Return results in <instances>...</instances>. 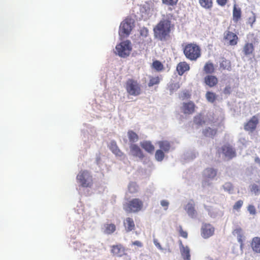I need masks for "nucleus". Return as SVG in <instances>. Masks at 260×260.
I'll return each instance as SVG.
<instances>
[{"instance_id": "obj_1", "label": "nucleus", "mask_w": 260, "mask_h": 260, "mask_svg": "<svg viewBox=\"0 0 260 260\" xmlns=\"http://www.w3.org/2000/svg\"><path fill=\"white\" fill-rule=\"evenodd\" d=\"M174 27L171 19L168 16L164 17L153 28L154 37L160 41L168 40Z\"/></svg>"}, {"instance_id": "obj_2", "label": "nucleus", "mask_w": 260, "mask_h": 260, "mask_svg": "<svg viewBox=\"0 0 260 260\" xmlns=\"http://www.w3.org/2000/svg\"><path fill=\"white\" fill-rule=\"evenodd\" d=\"M183 53L188 59L195 61L201 56V49L196 43H190L184 46Z\"/></svg>"}, {"instance_id": "obj_3", "label": "nucleus", "mask_w": 260, "mask_h": 260, "mask_svg": "<svg viewBox=\"0 0 260 260\" xmlns=\"http://www.w3.org/2000/svg\"><path fill=\"white\" fill-rule=\"evenodd\" d=\"M125 88L127 93L131 95L138 96L142 93L141 84L134 79L127 80Z\"/></svg>"}, {"instance_id": "obj_4", "label": "nucleus", "mask_w": 260, "mask_h": 260, "mask_svg": "<svg viewBox=\"0 0 260 260\" xmlns=\"http://www.w3.org/2000/svg\"><path fill=\"white\" fill-rule=\"evenodd\" d=\"M143 207V202L138 198L133 199L126 202L123 206L124 210L128 213H136L141 211Z\"/></svg>"}, {"instance_id": "obj_5", "label": "nucleus", "mask_w": 260, "mask_h": 260, "mask_svg": "<svg viewBox=\"0 0 260 260\" xmlns=\"http://www.w3.org/2000/svg\"><path fill=\"white\" fill-rule=\"evenodd\" d=\"M77 180L83 187H90L93 183L92 177L87 170L80 171L77 176Z\"/></svg>"}, {"instance_id": "obj_6", "label": "nucleus", "mask_w": 260, "mask_h": 260, "mask_svg": "<svg viewBox=\"0 0 260 260\" xmlns=\"http://www.w3.org/2000/svg\"><path fill=\"white\" fill-rule=\"evenodd\" d=\"M118 55L122 57L128 56L132 50L131 42L128 40L123 41L116 46Z\"/></svg>"}, {"instance_id": "obj_7", "label": "nucleus", "mask_w": 260, "mask_h": 260, "mask_svg": "<svg viewBox=\"0 0 260 260\" xmlns=\"http://www.w3.org/2000/svg\"><path fill=\"white\" fill-rule=\"evenodd\" d=\"M131 21V19H126L121 23L119 30V34L121 37H127L130 34L132 30Z\"/></svg>"}, {"instance_id": "obj_8", "label": "nucleus", "mask_w": 260, "mask_h": 260, "mask_svg": "<svg viewBox=\"0 0 260 260\" xmlns=\"http://www.w3.org/2000/svg\"><path fill=\"white\" fill-rule=\"evenodd\" d=\"M259 123V118L257 115L252 116L244 125V129L245 131L253 133L256 129Z\"/></svg>"}, {"instance_id": "obj_9", "label": "nucleus", "mask_w": 260, "mask_h": 260, "mask_svg": "<svg viewBox=\"0 0 260 260\" xmlns=\"http://www.w3.org/2000/svg\"><path fill=\"white\" fill-rule=\"evenodd\" d=\"M223 39L228 42V44L231 46L236 45L239 40L237 35L229 30L224 32Z\"/></svg>"}, {"instance_id": "obj_10", "label": "nucleus", "mask_w": 260, "mask_h": 260, "mask_svg": "<svg viewBox=\"0 0 260 260\" xmlns=\"http://www.w3.org/2000/svg\"><path fill=\"white\" fill-rule=\"evenodd\" d=\"M221 152L225 157L228 159H232L236 156L235 150L230 144H226L221 148Z\"/></svg>"}, {"instance_id": "obj_11", "label": "nucleus", "mask_w": 260, "mask_h": 260, "mask_svg": "<svg viewBox=\"0 0 260 260\" xmlns=\"http://www.w3.org/2000/svg\"><path fill=\"white\" fill-rule=\"evenodd\" d=\"M214 233V228L210 224L205 223L204 224L201 228V235L202 236L207 239L212 236Z\"/></svg>"}, {"instance_id": "obj_12", "label": "nucleus", "mask_w": 260, "mask_h": 260, "mask_svg": "<svg viewBox=\"0 0 260 260\" xmlns=\"http://www.w3.org/2000/svg\"><path fill=\"white\" fill-rule=\"evenodd\" d=\"M111 253L115 256L121 257L126 254V249L121 244L111 246Z\"/></svg>"}, {"instance_id": "obj_13", "label": "nucleus", "mask_w": 260, "mask_h": 260, "mask_svg": "<svg viewBox=\"0 0 260 260\" xmlns=\"http://www.w3.org/2000/svg\"><path fill=\"white\" fill-rule=\"evenodd\" d=\"M195 105L192 102L183 103L181 107L182 112L185 114H191L195 111Z\"/></svg>"}, {"instance_id": "obj_14", "label": "nucleus", "mask_w": 260, "mask_h": 260, "mask_svg": "<svg viewBox=\"0 0 260 260\" xmlns=\"http://www.w3.org/2000/svg\"><path fill=\"white\" fill-rule=\"evenodd\" d=\"M204 82L206 85L212 88L217 85L218 80L215 76L208 75L205 77Z\"/></svg>"}, {"instance_id": "obj_15", "label": "nucleus", "mask_w": 260, "mask_h": 260, "mask_svg": "<svg viewBox=\"0 0 260 260\" xmlns=\"http://www.w3.org/2000/svg\"><path fill=\"white\" fill-rule=\"evenodd\" d=\"M129 148L131 153L133 156L138 157L141 159L144 158V155L143 152L138 145L135 144H131Z\"/></svg>"}, {"instance_id": "obj_16", "label": "nucleus", "mask_w": 260, "mask_h": 260, "mask_svg": "<svg viewBox=\"0 0 260 260\" xmlns=\"http://www.w3.org/2000/svg\"><path fill=\"white\" fill-rule=\"evenodd\" d=\"M190 69L189 64L186 61L180 62L177 66L176 70L179 75L182 76Z\"/></svg>"}, {"instance_id": "obj_17", "label": "nucleus", "mask_w": 260, "mask_h": 260, "mask_svg": "<svg viewBox=\"0 0 260 260\" xmlns=\"http://www.w3.org/2000/svg\"><path fill=\"white\" fill-rule=\"evenodd\" d=\"M123 225L126 232H129L135 230V224L133 219L127 217L123 221Z\"/></svg>"}, {"instance_id": "obj_18", "label": "nucleus", "mask_w": 260, "mask_h": 260, "mask_svg": "<svg viewBox=\"0 0 260 260\" xmlns=\"http://www.w3.org/2000/svg\"><path fill=\"white\" fill-rule=\"evenodd\" d=\"M140 145L143 149L149 153H152L154 151V146L150 141H144L140 143Z\"/></svg>"}, {"instance_id": "obj_19", "label": "nucleus", "mask_w": 260, "mask_h": 260, "mask_svg": "<svg viewBox=\"0 0 260 260\" xmlns=\"http://www.w3.org/2000/svg\"><path fill=\"white\" fill-rule=\"evenodd\" d=\"M109 149L110 150L116 155L121 156L123 155V153L119 149L116 142L114 141H112L109 144Z\"/></svg>"}, {"instance_id": "obj_20", "label": "nucleus", "mask_w": 260, "mask_h": 260, "mask_svg": "<svg viewBox=\"0 0 260 260\" xmlns=\"http://www.w3.org/2000/svg\"><path fill=\"white\" fill-rule=\"evenodd\" d=\"M254 50V46L252 43H246L243 46L242 51L246 56H249L252 54Z\"/></svg>"}, {"instance_id": "obj_21", "label": "nucleus", "mask_w": 260, "mask_h": 260, "mask_svg": "<svg viewBox=\"0 0 260 260\" xmlns=\"http://www.w3.org/2000/svg\"><path fill=\"white\" fill-rule=\"evenodd\" d=\"M251 247L252 250L256 252L260 253V238L254 237L251 242Z\"/></svg>"}, {"instance_id": "obj_22", "label": "nucleus", "mask_w": 260, "mask_h": 260, "mask_svg": "<svg viewBox=\"0 0 260 260\" xmlns=\"http://www.w3.org/2000/svg\"><path fill=\"white\" fill-rule=\"evenodd\" d=\"M180 251L181 255L184 260H189L190 258V250L188 246H184L180 242Z\"/></svg>"}, {"instance_id": "obj_23", "label": "nucleus", "mask_w": 260, "mask_h": 260, "mask_svg": "<svg viewBox=\"0 0 260 260\" xmlns=\"http://www.w3.org/2000/svg\"><path fill=\"white\" fill-rule=\"evenodd\" d=\"M242 12L240 8L234 5L233 12V20L235 22H238L241 18Z\"/></svg>"}, {"instance_id": "obj_24", "label": "nucleus", "mask_w": 260, "mask_h": 260, "mask_svg": "<svg viewBox=\"0 0 260 260\" xmlns=\"http://www.w3.org/2000/svg\"><path fill=\"white\" fill-rule=\"evenodd\" d=\"M148 78L149 81L148 83V86L149 87L159 84L161 79V77L158 76H149Z\"/></svg>"}, {"instance_id": "obj_25", "label": "nucleus", "mask_w": 260, "mask_h": 260, "mask_svg": "<svg viewBox=\"0 0 260 260\" xmlns=\"http://www.w3.org/2000/svg\"><path fill=\"white\" fill-rule=\"evenodd\" d=\"M217 175V170L213 168H207L204 171V175L206 178L213 179Z\"/></svg>"}, {"instance_id": "obj_26", "label": "nucleus", "mask_w": 260, "mask_h": 260, "mask_svg": "<svg viewBox=\"0 0 260 260\" xmlns=\"http://www.w3.org/2000/svg\"><path fill=\"white\" fill-rule=\"evenodd\" d=\"M185 209L189 216L193 217L196 215V210L194 209V204L191 203H188L185 206Z\"/></svg>"}, {"instance_id": "obj_27", "label": "nucleus", "mask_w": 260, "mask_h": 260, "mask_svg": "<svg viewBox=\"0 0 260 260\" xmlns=\"http://www.w3.org/2000/svg\"><path fill=\"white\" fill-rule=\"evenodd\" d=\"M203 70L207 74H211L213 73L215 71L213 63L211 61H208L205 63Z\"/></svg>"}, {"instance_id": "obj_28", "label": "nucleus", "mask_w": 260, "mask_h": 260, "mask_svg": "<svg viewBox=\"0 0 260 260\" xmlns=\"http://www.w3.org/2000/svg\"><path fill=\"white\" fill-rule=\"evenodd\" d=\"M116 231V225L113 223L104 224V233L107 235H110Z\"/></svg>"}, {"instance_id": "obj_29", "label": "nucleus", "mask_w": 260, "mask_h": 260, "mask_svg": "<svg viewBox=\"0 0 260 260\" xmlns=\"http://www.w3.org/2000/svg\"><path fill=\"white\" fill-rule=\"evenodd\" d=\"M200 6L205 9H211L213 7V0H199Z\"/></svg>"}, {"instance_id": "obj_30", "label": "nucleus", "mask_w": 260, "mask_h": 260, "mask_svg": "<svg viewBox=\"0 0 260 260\" xmlns=\"http://www.w3.org/2000/svg\"><path fill=\"white\" fill-rule=\"evenodd\" d=\"M157 144L162 151L165 152H168L170 149L171 145L170 143L167 141H160L157 142Z\"/></svg>"}, {"instance_id": "obj_31", "label": "nucleus", "mask_w": 260, "mask_h": 260, "mask_svg": "<svg viewBox=\"0 0 260 260\" xmlns=\"http://www.w3.org/2000/svg\"><path fill=\"white\" fill-rule=\"evenodd\" d=\"M217 133V129L207 127L203 131V134L205 137L213 138Z\"/></svg>"}, {"instance_id": "obj_32", "label": "nucleus", "mask_w": 260, "mask_h": 260, "mask_svg": "<svg viewBox=\"0 0 260 260\" xmlns=\"http://www.w3.org/2000/svg\"><path fill=\"white\" fill-rule=\"evenodd\" d=\"M127 136L129 141L131 144H133L134 143L137 142L139 140L138 135L132 130L128 131Z\"/></svg>"}, {"instance_id": "obj_33", "label": "nucleus", "mask_w": 260, "mask_h": 260, "mask_svg": "<svg viewBox=\"0 0 260 260\" xmlns=\"http://www.w3.org/2000/svg\"><path fill=\"white\" fill-rule=\"evenodd\" d=\"M220 67L223 69L226 70L228 71L231 70V61L229 60L223 59L220 63Z\"/></svg>"}, {"instance_id": "obj_34", "label": "nucleus", "mask_w": 260, "mask_h": 260, "mask_svg": "<svg viewBox=\"0 0 260 260\" xmlns=\"http://www.w3.org/2000/svg\"><path fill=\"white\" fill-rule=\"evenodd\" d=\"M205 97L207 100L210 103H214L217 98L216 94L212 91H207L206 93Z\"/></svg>"}, {"instance_id": "obj_35", "label": "nucleus", "mask_w": 260, "mask_h": 260, "mask_svg": "<svg viewBox=\"0 0 260 260\" xmlns=\"http://www.w3.org/2000/svg\"><path fill=\"white\" fill-rule=\"evenodd\" d=\"M193 122L197 125L201 126L205 123L204 118L202 115L200 114L196 116L193 118Z\"/></svg>"}, {"instance_id": "obj_36", "label": "nucleus", "mask_w": 260, "mask_h": 260, "mask_svg": "<svg viewBox=\"0 0 260 260\" xmlns=\"http://www.w3.org/2000/svg\"><path fill=\"white\" fill-rule=\"evenodd\" d=\"M152 68L157 72H160L164 70V66L162 63L158 60H155L152 63Z\"/></svg>"}, {"instance_id": "obj_37", "label": "nucleus", "mask_w": 260, "mask_h": 260, "mask_svg": "<svg viewBox=\"0 0 260 260\" xmlns=\"http://www.w3.org/2000/svg\"><path fill=\"white\" fill-rule=\"evenodd\" d=\"M165 157V154L163 151L160 149L157 150L155 152V157L158 161H161L163 160Z\"/></svg>"}, {"instance_id": "obj_38", "label": "nucleus", "mask_w": 260, "mask_h": 260, "mask_svg": "<svg viewBox=\"0 0 260 260\" xmlns=\"http://www.w3.org/2000/svg\"><path fill=\"white\" fill-rule=\"evenodd\" d=\"M178 0H162L163 4L174 8L176 6Z\"/></svg>"}, {"instance_id": "obj_39", "label": "nucleus", "mask_w": 260, "mask_h": 260, "mask_svg": "<svg viewBox=\"0 0 260 260\" xmlns=\"http://www.w3.org/2000/svg\"><path fill=\"white\" fill-rule=\"evenodd\" d=\"M256 16L253 12H251V15L248 17L247 19V23L252 27L253 23L255 22Z\"/></svg>"}, {"instance_id": "obj_40", "label": "nucleus", "mask_w": 260, "mask_h": 260, "mask_svg": "<svg viewBox=\"0 0 260 260\" xmlns=\"http://www.w3.org/2000/svg\"><path fill=\"white\" fill-rule=\"evenodd\" d=\"M223 187L225 190L228 191L229 193H231L233 190V186L230 182L225 183Z\"/></svg>"}, {"instance_id": "obj_41", "label": "nucleus", "mask_w": 260, "mask_h": 260, "mask_svg": "<svg viewBox=\"0 0 260 260\" xmlns=\"http://www.w3.org/2000/svg\"><path fill=\"white\" fill-rule=\"evenodd\" d=\"M243 204V202L242 200H239L235 203L234 205L233 206V209L238 211L241 208Z\"/></svg>"}, {"instance_id": "obj_42", "label": "nucleus", "mask_w": 260, "mask_h": 260, "mask_svg": "<svg viewBox=\"0 0 260 260\" xmlns=\"http://www.w3.org/2000/svg\"><path fill=\"white\" fill-rule=\"evenodd\" d=\"M128 190L131 193H135L137 191V185L135 183H131L128 186Z\"/></svg>"}, {"instance_id": "obj_43", "label": "nucleus", "mask_w": 260, "mask_h": 260, "mask_svg": "<svg viewBox=\"0 0 260 260\" xmlns=\"http://www.w3.org/2000/svg\"><path fill=\"white\" fill-rule=\"evenodd\" d=\"M179 233L180 236L184 238H187L188 237V234L186 231H185L183 230L182 227L181 226H179Z\"/></svg>"}, {"instance_id": "obj_44", "label": "nucleus", "mask_w": 260, "mask_h": 260, "mask_svg": "<svg viewBox=\"0 0 260 260\" xmlns=\"http://www.w3.org/2000/svg\"><path fill=\"white\" fill-rule=\"evenodd\" d=\"M248 211L251 215H255L256 213L255 207L253 205H249L247 208Z\"/></svg>"}, {"instance_id": "obj_45", "label": "nucleus", "mask_w": 260, "mask_h": 260, "mask_svg": "<svg viewBox=\"0 0 260 260\" xmlns=\"http://www.w3.org/2000/svg\"><path fill=\"white\" fill-rule=\"evenodd\" d=\"M242 234H243V230L241 228H239V227L235 229L233 232V234L234 236H236L240 235Z\"/></svg>"}, {"instance_id": "obj_46", "label": "nucleus", "mask_w": 260, "mask_h": 260, "mask_svg": "<svg viewBox=\"0 0 260 260\" xmlns=\"http://www.w3.org/2000/svg\"><path fill=\"white\" fill-rule=\"evenodd\" d=\"M237 237L238 242L240 243V247L242 248L244 245L243 242H244V236L243 234H242L239 235Z\"/></svg>"}, {"instance_id": "obj_47", "label": "nucleus", "mask_w": 260, "mask_h": 260, "mask_svg": "<svg viewBox=\"0 0 260 260\" xmlns=\"http://www.w3.org/2000/svg\"><path fill=\"white\" fill-rule=\"evenodd\" d=\"M232 92V88L230 85H227L223 89V93L225 94H230Z\"/></svg>"}, {"instance_id": "obj_48", "label": "nucleus", "mask_w": 260, "mask_h": 260, "mask_svg": "<svg viewBox=\"0 0 260 260\" xmlns=\"http://www.w3.org/2000/svg\"><path fill=\"white\" fill-rule=\"evenodd\" d=\"M228 0H216V2L218 5L221 7L224 6L228 3Z\"/></svg>"}, {"instance_id": "obj_49", "label": "nucleus", "mask_w": 260, "mask_h": 260, "mask_svg": "<svg viewBox=\"0 0 260 260\" xmlns=\"http://www.w3.org/2000/svg\"><path fill=\"white\" fill-rule=\"evenodd\" d=\"M148 34V30L146 28H143L141 29L140 34L141 36L146 37Z\"/></svg>"}, {"instance_id": "obj_50", "label": "nucleus", "mask_w": 260, "mask_h": 260, "mask_svg": "<svg viewBox=\"0 0 260 260\" xmlns=\"http://www.w3.org/2000/svg\"><path fill=\"white\" fill-rule=\"evenodd\" d=\"M160 204L162 207H166L165 210H167L169 205V203L166 200H162L160 202Z\"/></svg>"}, {"instance_id": "obj_51", "label": "nucleus", "mask_w": 260, "mask_h": 260, "mask_svg": "<svg viewBox=\"0 0 260 260\" xmlns=\"http://www.w3.org/2000/svg\"><path fill=\"white\" fill-rule=\"evenodd\" d=\"M132 244L133 245H136L139 247H141L143 246L142 243L139 241H135L133 242Z\"/></svg>"}, {"instance_id": "obj_52", "label": "nucleus", "mask_w": 260, "mask_h": 260, "mask_svg": "<svg viewBox=\"0 0 260 260\" xmlns=\"http://www.w3.org/2000/svg\"><path fill=\"white\" fill-rule=\"evenodd\" d=\"M153 242H154V244H155V245L159 249H161L162 248L161 247V245L160 244H159V243L158 242V241L156 240V239H154L153 240Z\"/></svg>"}, {"instance_id": "obj_53", "label": "nucleus", "mask_w": 260, "mask_h": 260, "mask_svg": "<svg viewBox=\"0 0 260 260\" xmlns=\"http://www.w3.org/2000/svg\"><path fill=\"white\" fill-rule=\"evenodd\" d=\"M252 190H253L255 192L258 191L259 190V187L256 185H254L252 187Z\"/></svg>"}, {"instance_id": "obj_54", "label": "nucleus", "mask_w": 260, "mask_h": 260, "mask_svg": "<svg viewBox=\"0 0 260 260\" xmlns=\"http://www.w3.org/2000/svg\"><path fill=\"white\" fill-rule=\"evenodd\" d=\"M254 161L255 163L258 164L260 166V158L258 157H256L254 158Z\"/></svg>"}]
</instances>
